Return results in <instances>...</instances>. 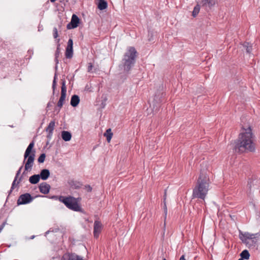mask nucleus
I'll list each match as a JSON object with an SVG mask.
<instances>
[{"label":"nucleus","mask_w":260,"mask_h":260,"mask_svg":"<svg viewBox=\"0 0 260 260\" xmlns=\"http://www.w3.org/2000/svg\"><path fill=\"white\" fill-rule=\"evenodd\" d=\"M162 260H167V259H166V258H164L162 259Z\"/></svg>","instance_id":"46"},{"label":"nucleus","mask_w":260,"mask_h":260,"mask_svg":"<svg viewBox=\"0 0 260 260\" xmlns=\"http://www.w3.org/2000/svg\"><path fill=\"white\" fill-rule=\"evenodd\" d=\"M209 179L206 176L200 175L197 180L196 185L193 189L192 197L193 199L197 198L204 200L209 190Z\"/></svg>","instance_id":"2"},{"label":"nucleus","mask_w":260,"mask_h":260,"mask_svg":"<svg viewBox=\"0 0 260 260\" xmlns=\"http://www.w3.org/2000/svg\"><path fill=\"white\" fill-rule=\"evenodd\" d=\"M22 168H23V166H21L19 168V170L17 171V173H16V176H15V177L16 178H18L19 177V175H20V174L21 173V171Z\"/></svg>","instance_id":"34"},{"label":"nucleus","mask_w":260,"mask_h":260,"mask_svg":"<svg viewBox=\"0 0 260 260\" xmlns=\"http://www.w3.org/2000/svg\"><path fill=\"white\" fill-rule=\"evenodd\" d=\"M66 92L67 87L66 86V81L64 79H61V96L57 104V107L59 108L58 112L59 111L63 106L66 97Z\"/></svg>","instance_id":"7"},{"label":"nucleus","mask_w":260,"mask_h":260,"mask_svg":"<svg viewBox=\"0 0 260 260\" xmlns=\"http://www.w3.org/2000/svg\"><path fill=\"white\" fill-rule=\"evenodd\" d=\"M238 260H244V259H243L242 258H239Z\"/></svg>","instance_id":"45"},{"label":"nucleus","mask_w":260,"mask_h":260,"mask_svg":"<svg viewBox=\"0 0 260 260\" xmlns=\"http://www.w3.org/2000/svg\"><path fill=\"white\" fill-rule=\"evenodd\" d=\"M34 198L30 193H25L19 196L17 203L18 205L26 204L31 202Z\"/></svg>","instance_id":"9"},{"label":"nucleus","mask_w":260,"mask_h":260,"mask_svg":"<svg viewBox=\"0 0 260 260\" xmlns=\"http://www.w3.org/2000/svg\"><path fill=\"white\" fill-rule=\"evenodd\" d=\"M58 200L60 202L63 203L65 206L69 209L74 211L83 212L82 208L79 204L81 199L80 198H75L72 196H59Z\"/></svg>","instance_id":"5"},{"label":"nucleus","mask_w":260,"mask_h":260,"mask_svg":"<svg viewBox=\"0 0 260 260\" xmlns=\"http://www.w3.org/2000/svg\"><path fill=\"white\" fill-rule=\"evenodd\" d=\"M61 137L64 141H69L72 138V134L68 131H62L61 132Z\"/></svg>","instance_id":"18"},{"label":"nucleus","mask_w":260,"mask_h":260,"mask_svg":"<svg viewBox=\"0 0 260 260\" xmlns=\"http://www.w3.org/2000/svg\"><path fill=\"white\" fill-rule=\"evenodd\" d=\"M53 37L55 39H56L58 37L57 29L56 27L53 28Z\"/></svg>","instance_id":"32"},{"label":"nucleus","mask_w":260,"mask_h":260,"mask_svg":"<svg viewBox=\"0 0 260 260\" xmlns=\"http://www.w3.org/2000/svg\"><path fill=\"white\" fill-rule=\"evenodd\" d=\"M120 68L123 69L127 73L130 70V50L124 55L122 64L120 65Z\"/></svg>","instance_id":"8"},{"label":"nucleus","mask_w":260,"mask_h":260,"mask_svg":"<svg viewBox=\"0 0 260 260\" xmlns=\"http://www.w3.org/2000/svg\"><path fill=\"white\" fill-rule=\"evenodd\" d=\"M179 260H186V259H185V256H184V255H182L180 257V258Z\"/></svg>","instance_id":"41"},{"label":"nucleus","mask_w":260,"mask_h":260,"mask_svg":"<svg viewBox=\"0 0 260 260\" xmlns=\"http://www.w3.org/2000/svg\"><path fill=\"white\" fill-rule=\"evenodd\" d=\"M40 191L43 194H47L50 189V185L46 182H42L39 185Z\"/></svg>","instance_id":"15"},{"label":"nucleus","mask_w":260,"mask_h":260,"mask_svg":"<svg viewBox=\"0 0 260 260\" xmlns=\"http://www.w3.org/2000/svg\"><path fill=\"white\" fill-rule=\"evenodd\" d=\"M50 173L48 169H43L41 171L40 174H39L40 178H41L43 180H47L50 176Z\"/></svg>","instance_id":"16"},{"label":"nucleus","mask_w":260,"mask_h":260,"mask_svg":"<svg viewBox=\"0 0 260 260\" xmlns=\"http://www.w3.org/2000/svg\"><path fill=\"white\" fill-rule=\"evenodd\" d=\"M56 86V75L55 74L54 76V79L53 81V83H52V89H53V93H54Z\"/></svg>","instance_id":"29"},{"label":"nucleus","mask_w":260,"mask_h":260,"mask_svg":"<svg viewBox=\"0 0 260 260\" xmlns=\"http://www.w3.org/2000/svg\"><path fill=\"white\" fill-rule=\"evenodd\" d=\"M164 212L165 214V216H166L167 213V206H166V202H164Z\"/></svg>","instance_id":"36"},{"label":"nucleus","mask_w":260,"mask_h":260,"mask_svg":"<svg viewBox=\"0 0 260 260\" xmlns=\"http://www.w3.org/2000/svg\"><path fill=\"white\" fill-rule=\"evenodd\" d=\"M52 105H51V103L50 102L48 103V104H47V107H50Z\"/></svg>","instance_id":"42"},{"label":"nucleus","mask_w":260,"mask_h":260,"mask_svg":"<svg viewBox=\"0 0 260 260\" xmlns=\"http://www.w3.org/2000/svg\"><path fill=\"white\" fill-rule=\"evenodd\" d=\"M104 136L105 137H106L107 142H110L113 136V133L111 131V129H107L106 132L104 133Z\"/></svg>","instance_id":"23"},{"label":"nucleus","mask_w":260,"mask_h":260,"mask_svg":"<svg viewBox=\"0 0 260 260\" xmlns=\"http://www.w3.org/2000/svg\"><path fill=\"white\" fill-rule=\"evenodd\" d=\"M80 102V98L78 95L74 94L71 99V105L73 107H77Z\"/></svg>","instance_id":"17"},{"label":"nucleus","mask_w":260,"mask_h":260,"mask_svg":"<svg viewBox=\"0 0 260 260\" xmlns=\"http://www.w3.org/2000/svg\"><path fill=\"white\" fill-rule=\"evenodd\" d=\"M138 55V53L135 48L131 47V66L134 64L135 62V58Z\"/></svg>","instance_id":"21"},{"label":"nucleus","mask_w":260,"mask_h":260,"mask_svg":"<svg viewBox=\"0 0 260 260\" xmlns=\"http://www.w3.org/2000/svg\"><path fill=\"white\" fill-rule=\"evenodd\" d=\"M22 179H23V176L21 175V176L19 178L18 181H17V183L16 184L17 185L19 184V183L22 181Z\"/></svg>","instance_id":"38"},{"label":"nucleus","mask_w":260,"mask_h":260,"mask_svg":"<svg viewBox=\"0 0 260 260\" xmlns=\"http://www.w3.org/2000/svg\"><path fill=\"white\" fill-rule=\"evenodd\" d=\"M243 47L246 48V52L250 53L252 51V46L248 42L243 44Z\"/></svg>","instance_id":"27"},{"label":"nucleus","mask_w":260,"mask_h":260,"mask_svg":"<svg viewBox=\"0 0 260 260\" xmlns=\"http://www.w3.org/2000/svg\"><path fill=\"white\" fill-rule=\"evenodd\" d=\"M250 183H251V180L249 179L248 181V185L249 186V188H251V185L250 184Z\"/></svg>","instance_id":"40"},{"label":"nucleus","mask_w":260,"mask_h":260,"mask_svg":"<svg viewBox=\"0 0 260 260\" xmlns=\"http://www.w3.org/2000/svg\"><path fill=\"white\" fill-rule=\"evenodd\" d=\"M53 198H57V197L56 196H54V197H53Z\"/></svg>","instance_id":"47"},{"label":"nucleus","mask_w":260,"mask_h":260,"mask_svg":"<svg viewBox=\"0 0 260 260\" xmlns=\"http://www.w3.org/2000/svg\"><path fill=\"white\" fill-rule=\"evenodd\" d=\"M103 229V224L101 221L95 220L94 222L93 226V235L95 238H98L99 236L100 233L101 232Z\"/></svg>","instance_id":"13"},{"label":"nucleus","mask_w":260,"mask_h":260,"mask_svg":"<svg viewBox=\"0 0 260 260\" xmlns=\"http://www.w3.org/2000/svg\"><path fill=\"white\" fill-rule=\"evenodd\" d=\"M217 0H201L200 4L202 7H204L206 10H211L215 6Z\"/></svg>","instance_id":"11"},{"label":"nucleus","mask_w":260,"mask_h":260,"mask_svg":"<svg viewBox=\"0 0 260 260\" xmlns=\"http://www.w3.org/2000/svg\"><path fill=\"white\" fill-rule=\"evenodd\" d=\"M92 68H93V66H92V64L91 63H88V72H91L92 69Z\"/></svg>","instance_id":"35"},{"label":"nucleus","mask_w":260,"mask_h":260,"mask_svg":"<svg viewBox=\"0 0 260 260\" xmlns=\"http://www.w3.org/2000/svg\"><path fill=\"white\" fill-rule=\"evenodd\" d=\"M73 41L72 39H70L68 40V45H67V48L73 49Z\"/></svg>","instance_id":"30"},{"label":"nucleus","mask_w":260,"mask_h":260,"mask_svg":"<svg viewBox=\"0 0 260 260\" xmlns=\"http://www.w3.org/2000/svg\"><path fill=\"white\" fill-rule=\"evenodd\" d=\"M57 41L58 45H57L56 50L55 53V61L56 62V64H57L58 63V58L59 57V54L60 53V44H59V42L60 41V39H58L57 40ZM55 68L56 69L57 68V65H56Z\"/></svg>","instance_id":"19"},{"label":"nucleus","mask_w":260,"mask_h":260,"mask_svg":"<svg viewBox=\"0 0 260 260\" xmlns=\"http://www.w3.org/2000/svg\"><path fill=\"white\" fill-rule=\"evenodd\" d=\"M55 121H51L49 123V125L47 126V127L46 128V131L48 133V135H47V138L48 139L50 140L51 139L52 134H53V131L54 129L55 124Z\"/></svg>","instance_id":"14"},{"label":"nucleus","mask_w":260,"mask_h":260,"mask_svg":"<svg viewBox=\"0 0 260 260\" xmlns=\"http://www.w3.org/2000/svg\"><path fill=\"white\" fill-rule=\"evenodd\" d=\"M240 255L241 256L240 258L243 259H248L250 256L248 251L246 249L243 250L240 254Z\"/></svg>","instance_id":"24"},{"label":"nucleus","mask_w":260,"mask_h":260,"mask_svg":"<svg viewBox=\"0 0 260 260\" xmlns=\"http://www.w3.org/2000/svg\"><path fill=\"white\" fill-rule=\"evenodd\" d=\"M38 197H42L41 196H36L35 198Z\"/></svg>","instance_id":"44"},{"label":"nucleus","mask_w":260,"mask_h":260,"mask_svg":"<svg viewBox=\"0 0 260 260\" xmlns=\"http://www.w3.org/2000/svg\"><path fill=\"white\" fill-rule=\"evenodd\" d=\"M34 146V142L32 141L28 146L26 148L24 155V161L25 162L26 159L27 160L25 162L24 166V171L22 173V175L23 176L26 174V172L30 171L34 165V161L35 158V150L33 149Z\"/></svg>","instance_id":"4"},{"label":"nucleus","mask_w":260,"mask_h":260,"mask_svg":"<svg viewBox=\"0 0 260 260\" xmlns=\"http://www.w3.org/2000/svg\"><path fill=\"white\" fill-rule=\"evenodd\" d=\"M17 179L18 178H16V177H15L14 180V181H13V182L12 183V184L11 190L10 191V193L12 192V190L15 188V185H16V182Z\"/></svg>","instance_id":"31"},{"label":"nucleus","mask_w":260,"mask_h":260,"mask_svg":"<svg viewBox=\"0 0 260 260\" xmlns=\"http://www.w3.org/2000/svg\"><path fill=\"white\" fill-rule=\"evenodd\" d=\"M61 260H84L83 257L78 255L75 253L68 252L64 254Z\"/></svg>","instance_id":"10"},{"label":"nucleus","mask_w":260,"mask_h":260,"mask_svg":"<svg viewBox=\"0 0 260 260\" xmlns=\"http://www.w3.org/2000/svg\"><path fill=\"white\" fill-rule=\"evenodd\" d=\"M80 22L79 17L75 14H73L72 17L71 22L68 24L67 27L69 29H73L77 27Z\"/></svg>","instance_id":"12"},{"label":"nucleus","mask_w":260,"mask_h":260,"mask_svg":"<svg viewBox=\"0 0 260 260\" xmlns=\"http://www.w3.org/2000/svg\"><path fill=\"white\" fill-rule=\"evenodd\" d=\"M201 4L199 5L198 4L194 7L193 11L192 12V16L193 17H196L199 14L200 10V8H201Z\"/></svg>","instance_id":"25"},{"label":"nucleus","mask_w":260,"mask_h":260,"mask_svg":"<svg viewBox=\"0 0 260 260\" xmlns=\"http://www.w3.org/2000/svg\"><path fill=\"white\" fill-rule=\"evenodd\" d=\"M73 55V49L66 48L65 55L67 58H71Z\"/></svg>","instance_id":"26"},{"label":"nucleus","mask_w":260,"mask_h":260,"mask_svg":"<svg viewBox=\"0 0 260 260\" xmlns=\"http://www.w3.org/2000/svg\"><path fill=\"white\" fill-rule=\"evenodd\" d=\"M46 157V154L45 153H42L40 155L38 159V161L39 163H43L45 161V159Z\"/></svg>","instance_id":"28"},{"label":"nucleus","mask_w":260,"mask_h":260,"mask_svg":"<svg viewBox=\"0 0 260 260\" xmlns=\"http://www.w3.org/2000/svg\"><path fill=\"white\" fill-rule=\"evenodd\" d=\"M6 223V222H4L1 225H0V233L2 231V230L4 229L5 224Z\"/></svg>","instance_id":"37"},{"label":"nucleus","mask_w":260,"mask_h":260,"mask_svg":"<svg viewBox=\"0 0 260 260\" xmlns=\"http://www.w3.org/2000/svg\"><path fill=\"white\" fill-rule=\"evenodd\" d=\"M84 189H86V190L88 192H91L92 189L91 186H90V185H85Z\"/></svg>","instance_id":"33"},{"label":"nucleus","mask_w":260,"mask_h":260,"mask_svg":"<svg viewBox=\"0 0 260 260\" xmlns=\"http://www.w3.org/2000/svg\"><path fill=\"white\" fill-rule=\"evenodd\" d=\"M166 197H167V190L166 189L165 190V193H164V202H166Z\"/></svg>","instance_id":"39"},{"label":"nucleus","mask_w":260,"mask_h":260,"mask_svg":"<svg viewBox=\"0 0 260 260\" xmlns=\"http://www.w3.org/2000/svg\"><path fill=\"white\" fill-rule=\"evenodd\" d=\"M107 3L105 0H99L98 7L100 10H103L107 8Z\"/></svg>","instance_id":"22"},{"label":"nucleus","mask_w":260,"mask_h":260,"mask_svg":"<svg viewBox=\"0 0 260 260\" xmlns=\"http://www.w3.org/2000/svg\"><path fill=\"white\" fill-rule=\"evenodd\" d=\"M166 94L161 92V91L158 90L155 93L154 98L152 101L153 108H156V110L160 107V104L165 101V96Z\"/></svg>","instance_id":"6"},{"label":"nucleus","mask_w":260,"mask_h":260,"mask_svg":"<svg viewBox=\"0 0 260 260\" xmlns=\"http://www.w3.org/2000/svg\"><path fill=\"white\" fill-rule=\"evenodd\" d=\"M260 236L258 233L251 234L248 232L243 233L241 231L239 238L249 249H257V240Z\"/></svg>","instance_id":"3"},{"label":"nucleus","mask_w":260,"mask_h":260,"mask_svg":"<svg viewBox=\"0 0 260 260\" xmlns=\"http://www.w3.org/2000/svg\"><path fill=\"white\" fill-rule=\"evenodd\" d=\"M40 176H39V174L33 175L30 176L29 178V181L30 183L32 184H36L38 183L40 181Z\"/></svg>","instance_id":"20"},{"label":"nucleus","mask_w":260,"mask_h":260,"mask_svg":"<svg viewBox=\"0 0 260 260\" xmlns=\"http://www.w3.org/2000/svg\"><path fill=\"white\" fill-rule=\"evenodd\" d=\"M243 132L239 135L238 138L232 143L233 151L236 153H243L253 152L255 150V144L253 142V134L249 125H242Z\"/></svg>","instance_id":"1"},{"label":"nucleus","mask_w":260,"mask_h":260,"mask_svg":"<svg viewBox=\"0 0 260 260\" xmlns=\"http://www.w3.org/2000/svg\"><path fill=\"white\" fill-rule=\"evenodd\" d=\"M51 2L52 3H54L55 2L56 0H50Z\"/></svg>","instance_id":"43"}]
</instances>
